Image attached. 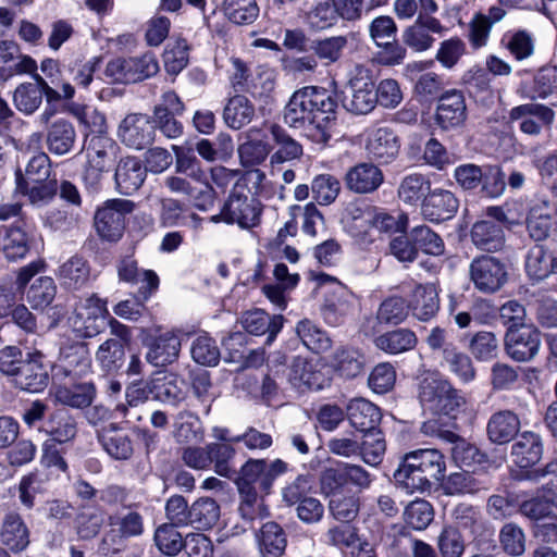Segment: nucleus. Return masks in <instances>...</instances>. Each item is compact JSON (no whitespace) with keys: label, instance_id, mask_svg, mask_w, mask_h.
Returning <instances> with one entry per match:
<instances>
[{"label":"nucleus","instance_id":"nucleus-1","mask_svg":"<svg viewBox=\"0 0 557 557\" xmlns=\"http://www.w3.org/2000/svg\"><path fill=\"white\" fill-rule=\"evenodd\" d=\"M336 109L337 102L326 89L306 86L289 98L284 108L283 121L313 143L326 144L331 138V125L336 119Z\"/></svg>","mask_w":557,"mask_h":557},{"label":"nucleus","instance_id":"nucleus-2","mask_svg":"<svg viewBox=\"0 0 557 557\" xmlns=\"http://www.w3.org/2000/svg\"><path fill=\"white\" fill-rule=\"evenodd\" d=\"M445 470V457L438 449H417L404 456L394 480L408 493L424 492L431 490L433 481L444 479Z\"/></svg>","mask_w":557,"mask_h":557},{"label":"nucleus","instance_id":"nucleus-3","mask_svg":"<svg viewBox=\"0 0 557 557\" xmlns=\"http://www.w3.org/2000/svg\"><path fill=\"white\" fill-rule=\"evenodd\" d=\"M50 173L49 156L38 152L29 159L24 173L20 169L16 170V191L27 196L34 205L50 201L58 191V182L55 178L49 180Z\"/></svg>","mask_w":557,"mask_h":557},{"label":"nucleus","instance_id":"nucleus-4","mask_svg":"<svg viewBox=\"0 0 557 557\" xmlns=\"http://www.w3.org/2000/svg\"><path fill=\"white\" fill-rule=\"evenodd\" d=\"M418 399L424 411L438 416H449L465 404L462 395L435 373H428L420 380Z\"/></svg>","mask_w":557,"mask_h":557},{"label":"nucleus","instance_id":"nucleus-5","mask_svg":"<svg viewBox=\"0 0 557 557\" xmlns=\"http://www.w3.org/2000/svg\"><path fill=\"white\" fill-rule=\"evenodd\" d=\"M287 470L281 459L268 462L265 459H248L235 480L238 492L269 494L276 478Z\"/></svg>","mask_w":557,"mask_h":557},{"label":"nucleus","instance_id":"nucleus-6","mask_svg":"<svg viewBox=\"0 0 557 557\" xmlns=\"http://www.w3.org/2000/svg\"><path fill=\"white\" fill-rule=\"evenodd\" d=\"M343 107L355 114H368L376 106L375 82L370 70L357 66L342 90Z\"/></svg>","mask_w":557,"mask_h":557},{"label":"nucleus","instance_id":"nucleus-7","mask_svg":"<svg viewBox=\"0 0 557 557\" xmlns=\"http://www.w3.org/2000/svg\"><path fill=\"white\" fill-rule=\"evenodd\" d=\"M159 63L156 55L147 52L140 57L117 58L106 67L107 76L119 83H137L156 75Z\"/></svg>","mask_w":557,"mask_h":557},{"label":"nucleus","instance_id":"nucleus-8","mask_svg":"<svg viewBox=\"0 0 557 557\" xmlns=\"http://www.w3.org/2000/svg\"><path fill=\"white\" fill-rule=\"evenodd\" d=\"M135 203L126 199L106 201L95 214V227L98 235L106 240H119L125 228V215L133 212Z\"/></svg>","mask_w":557,"mask_h":557},{"label":"nucleus","instance_id":"nucleus-9","mask_svg":"<svg viewBox=\"0 0 557 557\" xmlns=\"http://www.w3.org/2000/svg\"><path fill=\"white\" fill-rule=\"evenodd\" d=\"M262 210L263 205L259 199L234 188L223 205L224 222L250 230L260 224Z\"/></svg>","mask_w":557,"mask_h":557},{"label":"nucleus","instance_id":"nucleus-10","mask_svg":"<svg viewBox=\"0 0 557 557\" xmlns=\"http://www.w3.org/2000/svg\"><path fill=\"white\" fill-rule=\"evenodd\" d=\"M164 185L173 194L185 197L198 210L207 211L213 206L215 191L207 177L171 175L164 180Z\"/></svg>","mask_w":557,"mask_h":557},{"label":"nucleus","instance_id":"nucleus-11","mask_svg":"<svg viewBox=\"0 0 557 557\" xmlns=\"http://www.w3.org/2000/svg\"><path fill=\"white\" fill-rule=\"evenodd\" d=\"M469 274L474 287L486 294L499 290L508 280L506 264L493 256L474 258L470 263Z\"/></svg>","mask_w":557,"mask_h":557},{"label":"nucleus","instance_id":"nucleus-12","mask_svg":"<svg viewBox=\"0 0 557 557\" xmlns=\"http://www.w3.org/2000/svg\"><path fill=\"white\" fill-rule=\"evenodd\" d=\"M541 343V332L532 324L508 329L504 338L506 354L518 362L532 360L539 354Z\"/></svg>","mask_w":557,"mask_h":557},{"label":"nucleus","instance_id":"nucleus-13","mask_svg":"<svg viewBox=\"0 0 557 557\" xmlns=\"http://www.w3.org/2000/svg\"><path fill=\"white\" fill-rule=\"evenodd\" d=\"M117 149L116 144L108 137H92L87 147L88 164L85 170V180L97 183L102 173L109 172L115 163Z\"/></svg>","mask_w":557,"mask_h":557},{"label":"nucleus","instance_id":"nucleus-14","mask_svg":"<svg viewBox=\"0 0 557 557\" xmlns=\"http://www.w3.org/2000/svg\"><path fill=\"white\" fill-rule=\"evenodd\" d=\"M104 312V304L100 298L95 295L87 298L85 304L75 309L74 315L71 318L74 332L85 338L98 335L106 324Z\"/></svg>","mask_w":557,"mask_h":557},{"label":"nucleus","instance_id":"nucleus-15","mask_svg":"<svg viewBox=\"0 0 557 557\" xmlns=\"http://www.w3.org/2000/svg\"><path fill=\"white\" fill-rule=\"evenodd\" d=\"M117 134L125 146L141 150L153 143L154 126L148 115L131 113L122 120Z\"/></svg>","mask_w":557,"mask_h":557},{"label":"nucleus","instance_id":"nucleus-16","mask_svg":"<svg viewBox=\"0 0 557 557\" xmlns=\"http://www.w3.org/2000/svg\"><path fill=\"white\" fill-rule=\"evenodd\" d=\"M327 278L332 282V288L325 297L321 312L327 324L336 326L352 312L355 296L336 278L329 276Z\"/></svg>","mask_w":557,"mask_h":557},{"label":"nucleus","instance_id":"nucleus-17","mask_svg":"<svg viewBox=\"0 0 557 557\" xmlns=\"http://www.w3.org/2000/svg\"><path fill=\"white\" fill-rule=\"evenodd\" d=\"M458 208L459 200L450 190L429 189L421 201V215L430 222L440 223L451 219Z\"/></svg>","mask_w":557,"mask_h":557},{"label":"nucleus","instance_id":"nucleus-18","mask_svg":"<svg viewBox=\"0 0 557 557\" xmlns=\"http://www.w3.org/2000/svg\"><path fill=\"white\" fill-rule=\"evenodd\" d=\"M435 119L443 129L461 126L467 119V106L463 94L457 89L442 94L438 98Z\"/></svg>","mask_w":557,"mask_h":557},{"label":"nucleus","instance_id":"nucleus-19","mask_svg":"<svg viewBox=\"0 0 557 557\" xmlns=\"http://www.w3.org/2000/svg\"><path fill=\"white\" fill-rule=\"evenodd\" d=\"M445 27L440 20L431 16L419 14L414 23L407 27L404 32V42L414 51L422 52L430 49L435 39L431 33L442 34Z\"/></svg>","mask_w":557,"mask_h":557},{"label":"nucleus","instance_id":"nucleus-20","mask_svg":"<svg viewBox=\"0 0 557 557\" xmlns=\"http://www.w3.org/2000/svg\"><path fill=\"white\" fill-rule=\"evenodd\" d=\"M554 116L550 108L533 102L515 107L509 112V119L520 121L521 132L528 135L540 134L542 124H552Z\"/></svg>","mask_w":557,"mask_h":557},{"label":"nucleus","instance_id":"nucleus-21","mask_svg":"<svg viewBox=\"0 0 557 557\" xmlns=\"http://www.w3.org/2000/svg\"><path fill=\"white\" fill-rule=\"evenodd\" d=\"M146 360L153 367L162 368L174 363L181 351V337L174 332H165L147 343Z\"/></svg>","mask_w":557,"mask_h":557},{"label":"nucleus","instance_id":"nucleus-22","mask_svg":"<svg viewBox=\"0 0 557 557\" xmlns=\"http://www.w3.org/2000/svg\"><path fill=\"white\" fill-rule=\"evenodd\" d=\"M345 186L355 194H371L384 182L383 172L373 163L362 162L350 168L344 176Z\"/></svg>","mask_w":557,"mask_h":557},{"label":"nucleus","instance_id":"nucleus-23","mask_svg":"<svg viewBox=\"0 0 557 557\" xmlns=\"http://www.w3.org/2000/svg\"><path fill=\"white\" fill-rule=\"evenodd\" d=\"M42 431L48 436L47 440L72 444L78 433V422L67 409L58 408L45 419Z\"/></svg>","mask_w":557,"mask_h":557},{"label":"nucleus","instance_id":"nucleus-24","mask_svg":"<svg viewBox=\"0 0 557 557\" xmlns=\"http://www.w3.org/2000/svg\"><path fill=\"white\" fill-rule=\"evenodd\" d=\"M0 542L13 553L25 550L30 543V531L15 511L4 515L0 527Z\"/></svg>","mask_w":557,"mask_h":557},{"label":"nucleus","instance_id":"nucleus-25","mask_svg":"<svg viewBox=\"0 0 557 557\" xmlns=\"http://www.w3.org/2000/svg\"><path fill=\"white\" fill-rule=\"evenodd\" d=\"M116 524L119 525V535L106 534L99 544V552L106 556L122 550V539L139 536L144 532L143 517L136 511H129L122 516Z\"/></svg>","mask_w":557,"mask_h":557},{"label":"nucleus","instance_id":"nucleus-26","mask_svg":"<svg viewBox=\"0 0 557 557\" xmlns=\"http://www.w3.org/2000/svg\"><path fill=\"white\" fill-rule=\"evenodd\" d=\"M399 148V138L386 126L373 129L366 144L369 156L381 163L392 162L397 157Z\"/></svg>","mask_w":557,"mask_h":557},{"label":"nucleus","instance_id":"nucleus-27","mask_svg":"<svg viewBox=\"0 0 557 557\" xmlns=\"http://www.w3.org/2000/svg\"><path fill=\"white\" fill-rule=\"evenodd\" d=\"M12 383L21 391L40 393L48 386L49 374L39 357H29L21 364Z\"/></svg>","mask_w":557,"mask_h":557},{"label":"nucleus","instance_id":"nucleus-28","mask_svg":"<svg viewBox=\"0 0 557 557\" xmlns=\"http://www.w3.org/2000/svg\"><path fill=\"white\" fill-rule=\"evenodd\" d=\"M147 175V168L136 157H126L116 165L114 180L117 190L123 195H132L140 188Z\"/></svg>","mask_w":557,"mask_h":557},{"label":"nucleus","instance_id":"nucleus-29","mask_svg":"<svg viewBox=\"0 0 557 557\" xmlns=\"http://www.w3.org/2000/svg\"><path fill=\"white\" fill-rule=\"evenodd\" d=\"M543 444L539 434L523 432L511 446L510 457L519 468L527 469L541 460Z\"/></svg>","mask_w":557,"mask_h":557},{"label":"nucleus","instance_id":"nucleus-30","mask_svg":"<svg viewBox=\"0 0 557 557\" xmlns=\"http://www.w3.org/2000/svg\"><path fill=\"white\" fill-rule=\"evenodd\" d=\"M284 318L281 314L269 315L264 310L256 309L246 312L242 318L245 331L252 335L267 334V344H271L283 327Z\"/></svg>","mask_w":557,"mask_h":557},{"label":"nucleus","instance_id":"nucleus-31","mask_svg":"<svg viewBox=\"0 0 557 557\" xmlns=\"http://www.w3.org/2000/svg\"><path fill=\"white\" fill-rule=\"evenodd\" d=\"M520 430L519 417L510 410L493 413L486 425L488 440L494 444L509 443Z\"/></svg>","mask_w":557,"mask_h":557},{"label":"nucleus","instance_id":"nucleus-32","mask_svg":"<svg viewBox=\"0 0 557 557\" xmlns=\"http://www.w3.org/2000/svg\"><path fill=\"white\" fill-rule=\"evenodd\" d=\"M491 487L492 481L490 478L468 471L451 473L443 483V488L447 495L485 493Z\"/></svg>","mask_w":557,"mask_h":557},{"label":"nucleus","instance_id":"nucleus-33","mask_svg":"<svg viewBox=\"0 0 557 557\" xmlns=\"http://www.w3.org/2000/svg\"><path fill=\"white\" fill-rule=\"evenodd\" d=\"M347 417L350 424L358 431L369 433L377 430L381 421V410L364 398H356L347 406Z\"/></svg>","mask_w":557,"mask_h":557},{"label":"nucleus","instance_id":"nucleus-34","mask_svg":"<svg viewBox=\"0 0 557 557\" xmlns=\"http://www.w3.org/2000/svg\"><path fill=\"white\" fill-rule=\"evenodd\" d=\"M98 440L108 455L115 460H127L133 456L134 447L131 436L119 430L114 423L103 428L98 433Z\"/></svg>","mask_w":557,"mask_h":557},{"label":"nucleus","instance_id":"nucleus-35","mask_svg":"<svg viewBox=\"0 0 557 557\" xmlns=\"http://www.w3.org/2000/svg\"><path fill=\"white\" fill-rule=\"evenodd\" d=\"M90 272V265L85 258L73 256L59 267L57 276L64 288L78 290L88 284Z\"/></svg>","mask_w":557,"mask_h":557},{"label":"nucleus","instance_id":"nucleus-36","mask_svg":"<svg viewBox=\"0 0 557 557\" xmlns=\"http://www.w3.org/2000/svg\"><path fill=\"white\" fill-rule=\"evenodd\" d=\"M270 134L276 148L270 158L271 164H281L300 159L304 153L302 146L283 126L272 124Z\"/></svg>","mask_w":557,"mask_h":557},{"label":"nucleus","instance_id":"nucleus-37","mask_svg":"<svg viewBox=\"0 0 557 557\" xmlns=\"http://www.w3.org/2000/svg\"><path fill=\"white\" fill-rule=\"evenodd\" d=\"M470 236L473 245L484 251H497L505 243L503 225L492 220L474 223Z\"/></svg>","mask_w":557,"mask_h":557},{"label":"nucleus","instance_id":"nucleus-38","mask_svg":"<svg viewBox=\"0 0 557 557\" xmlns=\"http://www.w3.org/2000/svg\"><path fill=\"white\" fill-rule=\"evenodd\" d=\"M75 141L76 131L73 124L64 119L54 121L47 131V148L55 156L70 153Z\"/></svg>","mask_w":557,"mask_h":557},{"label":"nucleus","instance_id":"nucleus-39","mask_svg":"<svg viewBox=\"0 0 557 557\" xmlns=\"http://www.w3.org/2000/svg\"><path fill=\"white\" fill-rule=\"evenodd\" d=\"M554 252L543 245L531 247L525 257V272L534 283H541L554 274Z\"/></svg>","mask_w":557,"mask_h":557},{"label":"nucleus","instance_id":"nucleus-40","mask_svg":"<svg viewBox=\"0 0 557 557\" xmlns=\"http://www.w3.org/2000/svg\"><path fill=\"white\" fill-rule=\"evenodd\" d=\"M418 337L413 331L400 327L385 332L374 338V346L389 355H398L416 348Z\"/></svg>","mask_w":557,"mask_h":557},{"label":"nucleus","instance_id":"nucleus-41","mask_svg":"<svg viewBox=\"0 0 557 557\" xmlns=\"http://www.w3.org/2000/svg\"><path fill=\"white\" fill-rule=\"evenodd\" d=\"M409 305V312L420 321H429L437 313L440 300L436 289L432 285H419L413 292Z\"/></svg>","mask_w":557,"mask_h":557},{"label":"nucleus","instance_id":"nucleus-42","mask_svg":"<svg viewBox=\"0 0 557 557\" xmlns=\"http://www.w3.org/2000/svg\"><path fill=\"white\" fill-rule=\"evenodd\" d=\"M366 357L357 348L339 347L334 352L332 364L334 370L346 379H354L364 371Z\"/></svg>","mask_w":557,"mask_h":557},{"label":"nucleus","instance_id":"nucleus-43","mask_svg":"<svg viewBox=\"0 0 557 557\" xmlns=\"http://www.w3.org/2000/svg\"><path fill=\"white\" fill-rule=\"evenodd\" d=\"M448 444L453 445L450 448L451 458L459 467L470 468L475 471L488 462V457L485 453L458 434Z\"/></svg>","mask_w":557,"mask_h":557},{"label":"nucleus","instance_id":"nucleus-44","mask_svg":"<svg viewBox=\"0 0 557 557\" xmlns=\"http://www.w3.org/2000/svg\"><path fill=\"white\" fill-rule=\"evenodd\" d=\"M255 116V107L251 101L242 95L232 97L223 111L226 125L233 129H240L249 124Z\"/></svg>","mask_w":557,"mask_h":557},{"label":"nucleus","instance_id":"nucleus-45","mask_svg":"<svg viewBox=\"0 0 557 557\" xmlns=\"http://www.w3.org/2000/svg\"><path fill=\"white\" fill-rule=\"evenodd\" d=\"M95 395L96 389L94 384L86 382L70 387H58L54 393V398L63 406L82 409L90 406Z\"/></svg>","mask_w":557,"mask_h":557},{"label":"nucleus","instance_id":"nucleus-46","mask_svg":"<svg viewBox=\"0 0 557 557\" xmlns=\"http://www.w3.org/2000/svg\"><path fill=\"white\" fill-rule=\"evenodd\" d=\"M201 435V423L197 414L189 410L177 412L172 423V436L176 443L189 444Z\"/></svg>","mask_w":557,"mask_h":557},{"label":"nucleus","instance_id":"nucleus-47","mask_svg":"<svg viewBox=\"0 0 557 557\" xmlns=\"http://www.w3.org/2000/svg\"><path fill=\"white\" fill-rule=\"evenodd\" d=\"M188 525L207 530L212 528L220 518V507L212 498H199L189 507Z\"/></svg>","mask_w":557,"mask_h":557},{"label":"nucleus","instance_id":"nucleus-48","mask_svg":"<svg viewBox=\"0 0 557 557\" xmlns=\"http://www.w3.org/2000/svg\"><path fill=\"white\" fill-rule=\"evenodd\" d=\"M58 287L53 278L40 276L36 278L26 290V300L30 308L37 311L45 310L55 298Z\"/></svg>","mask_w":557,"mask_h":557},{"label":"nucleus","instance_id":"nucleus-49","mask_svg":"<svg viewBox=\"0 0 557 557\" xmlns=\"http://www.w3.org/2000/svg\"><path fill=\"white\" fill-rule=\"evenodd\" d=\"M261 552L272 557H282L287 546L286 534L276 522L270 521L260 529Z\"/></svg>","mask_w":557,"mask_h":557},{"label":"nucleus","instance_id":"nucleus-50","mask_svg":"<svg viewBox=\"0 0 557 557\" xmlns=\"http://www.w3.org/2000/svg\"><path fill=\"white\" fill-rule=\"evenodd\" d=\"M240 504L239 513L243 520L248 524V529L256 530L255 522L267 518L270 512L264 504L261 494L239 492Z\"/></svg>","mask_w":557,"mask_h":557},{"label":"nucleus","instance_id":"nucleus-51","mask_svg":"<svg viewBox=\"0 0 557 557\" xmlns=\"http://www.w3.org/2000/svg\"><path fill=\"white\" fill-rule=\"evenodd\" d=\"M209 465H213L216 474L231 478L235 471L230 461L234 459L236 449L228 443H209L207 444Z\"/></svg>","mask_w":557,"mask_h":557},{"label":"nucleus","instance_id":"nucleus-52","mask_svg":"<svg viewBox=\"0 0 557 557\" xmlns=\"http://www.w3.org/2000/svg\"><path fill=\"white\" fill-rule=\"evenodd\" d=\"M409 315V305L406 299L399 296L386 298L376 311V320L385 325H398Z\"/></svg>","mask_w":557,"mask_h":557},{"label":"nucleus","instance_id":"nucleus-53","mask_svg":"<svg viewBox=\"0 0 557 557\" xmlns=\"http://www.w3.org/2000/svg\"><path fill=\"white\" fill-rule=\"evenodd\" d=\"M360 510L359 497L354 494L337 493L329 502V511L341 522L349 523L355 520Z\"/></svg>","mask_w":557,"mask_h":557},{"label":"nucleus","instance_id":"nucleus-54","mask_svg":"<svg viewBox=\"0 0 557 557\" xmlns=\"http://www.w3.org/2000/svg\"><path fill=\"white\" fill-rule=\"evenodd\" d=\"M296 332L304 345L314 352L326 351L331 348V339L327 334L310 320L300 321Z\"/></svg>","mask_w":557,"mask_h":557},{"label":"nucleus","instance_id":"nucleus-55","mask_svg":"<svg viewBox=\"0 0 557 557\" xmlns=\"http://www.w3.org/2000/svg\"><path fill=\"white\" fill-rule=\"evenodd\" d=\"M223 10L227 18L237 25H249L259 15L255 0H224Z\"/></svg>","mask_w":557,"mask_h":557},{"label":"nucleus","instance_id":"nucleus-56","mask_svg":"<svg viewBox=\"0 0 557 557\" xmlns=\"http://www.w3.org/2000/svg\"><path fill=\"white\" fill-rule=\"evenodd\" d=\"M403 516L410 528L422 531L433 521L434 510L428 500L416 499L405 507Z\"/></svg>","mask_w":557,"mask_h":557},{"label":"nucleus","instance_id":"nucleus-57","mask_svg":"<svg viewBox=\"0 0 557 557\" xmlns=\"http://www.w3.org/2000/svg\"><path fill=\"white\" fill-rule=\"evenodd\" d=\"M306 24L313 30H324L334 26L338 21L335 7L329 1H320L305 13Z\"/></svg>","mask_w":557,"mask_h":557},{"label":"nucleus","instance_id":"nucleus-58","mask_svg":"<svg viewBox=\"0 0 557 557\" xmlns=\"http://www.w3.org/2000/svg\"><path fill=\"white\" fill-rule=\"evenodd\" d=\"M62 359L65 371L75 375L86 373L91 363L89 349L85 343H76L67 347L63 351Z\"/></svg>","mask_w":557,"mask_h":557},{"label":"nucleus","instance_id":"nucleus-59","mask_svg":"<svg viewBox=\"0 0 557 557\" xmlns=\"http://www.w3.org/2000/svg\"><path fill=\"white\" fill-rule=\"evenodd\" d=\"M411 240L419 250L431 256H441L444 253L445 245L442 237L426 225H419L411 231Z\"/></svg>","mask_w":557,"mask_h":557},{"label":"nucleus","instance_id":"nucleus-60","mask_svg":"<svg viewBox=\"0 0 557 557\" xmlns=\"http://www.w3.org/2000/svg\"><path fill=\"white\" fill-rule=\"evenodd\" d=\"M499 343L492 332L475 333L469 343V350L479 361H488L497 357Z\"/></svg>","mask_w":557,"mask_h":557},{"label":"nucleus","instance_id":"nucleus-61","mask_svg":"<svg viewBox=\"0 0 557 557\" xmlns=\"http://www.w3.org/2000/svg\"><path fill=\"white\" fill-rule=\"evenodd\" d=\"M449 370L460 380L469 382L474 379L475 370L468 355L460 351L457 346L448 347L442 356Z\"/></svg>","mask_w":557,"mask_h":557},{"label":"nucleus","instance_id":"nucleus-62","mask_svg":"<svg viewBox=\"0 0 557 557\" xmlns=\"http://www.w3.org/2000/svg\"><path fill=\"white\" fill-rule=\"evenodd\" d=\"M430 184L421 174H411L403 178L398 187V197L407 205L416 206L429 191Z\"/></svg>","mask_w":557,"mask_h":557},{"label":"nucleus","instance_id":"nucleus-63","mask_svg":"<svg viewBox=\"0 0 557 557\" xmlns=\"http://www.w3.org/2000/svg\"><path fill=\"white\" fill-rule=\"evenodd\" d=\"M176 528L165 523L154 532L156 545L164 555L176 556L184 548L185 540Z\"/></svg>","mask_w":557,"mask_h":557},{"label":"nucleus","instance_id":"nucleus-64","mask_svg":"<svg viewBox=\"0 0 557 557\" xmlns=\"http://www.w3.org/2000/svg\"><path fill=\"white\" fill-rule=\"evenodd\" d=\"M190 352L195 362L208 367L216 366L221 356L214 339L206 334L194 339Z\"/></svg>","mask_w":557,"mask_h":557}]
</instances>
